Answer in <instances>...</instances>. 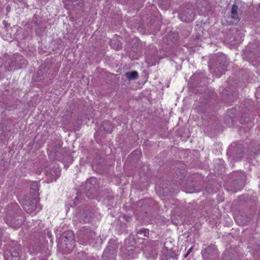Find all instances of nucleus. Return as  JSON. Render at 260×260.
I'll list each match as a JSON object with an SVG mask.
<instances>
[{
	"mask_svg": "<svg viewBox=\"0 0 260 260\" xmlns=\"http://www.w3.org/2000/svg\"><path fill=\"white\" fill-rule=\"evenodd\" d=\"M6 260H19L20 254L18 248L11 247L8 250H6L4 253Z\"/></svg>",
	"mask_w": 260,
	"mask_h": 260,
	"instance_id": "nucleus-2",
	"label": "nucleus"
},
{
	"mask_svg": "<svg viewBox=\"0 0 260 260\" xmlns=\"http://www.w3.org/2000/svg\"><path fill=\"white\" fill-rule=\"evenodd\" d=\"M138 233L143 234L144 237H148L149 230L147 229L142 228L139 230Z\"/></svg>",
	"mask_w": 260,
	"mask_h": 260,
	"instance_id": "nucleus-10",
	"label": "nucleus"
},
{
	"mask_svg": "<svg viewBox=\"0 0 260 260\" xmlns=\"http://www.w3.org/2000/svg\"><path fill=\"white\" fill-rule=\"evenodd\" d=\"M40 199L37 198L35 199L34 198V204L35 203V207H34V212L36 211L37 212L40 211L42 209V206L39 203Z\"/></svg>",
	"mask_w": 260,
	"mask_h": 260,
	"instance_id": "nucleus-9",
	"label": "nucleus"
},
{
	"mask_svg": "<svg viewBox=\"0 0 260 260\" xmlns=\"http://www.w3.org/2000/svg\"><path fill=\"white\" fill-rule=\"evenodd\" d=\"M33 183H34V185L35 183H37L36 182L34 181Z\"/></svg>",
	"mask_w": 260,
	"mask_h": 260,
	"instance_id": "nucleus-12",
	"label": "nucleus"
},
{
	"mask_svg": "<svg viewBox=\"0 0 260 260\" xmlns=\"http://www.w3.org/2000/svg\"><path fill=\"white\" fill-rule=\"evenodd\" d=\"M180 19L185 22H190L194 18V14L191 10L188 11L187 12H185L181 13L179 15Z\"/></svg>",
	"mask_w": 260,
	"mask_h": 260,
	"instance_id": "nucleus-3",
	"label": "nucleus"
},
{
	"mask_svg": "<svg viewBox=\"0 0 260 260\" xmlns=\"http://www.w3.org/2000/svg\"><path fill=\"white\" fill-rule=\"evenodd\" d=\"M6 212L5 221L7 224L14 229L20 227L23 222V220L21 218H19L20 209L18 205L15 204L9 205Z\"/></svg>",
	"mask_w": 260,
	"mask_h": 260,
	"instance_id": "nucleus-1",
	"label": "nucleus"
},
{
	"mask_svg": "<svg viewBox=\"0 0 260 260\" xmlns=\"http://www.w3.org/2000/svg\"><path fill=\"white\" fill-rule=\"evenodd\" d=\"M81 0H63L67 9H71L74 6L78 5Z\"/></svg>",
	"mask_w": 260,
	"mask_h": 260,
	"instance_id": "nucleus-5",
	"label": "nucleus"
},
{
	"mask_svg": "<svg viewBox=\"0 0 260 260\" xmlns=\"http://www.w3.org/2000/svg\"><path fill=\"white\" fill-rule=\"evenodd\" d=\"M238 7L236 4H234L232 6V10H231V16L233 18H234V19L238 18Z\"/></svg>",
	"mask_w": 260,
	"mask_h": 260,
	"instance_id": "nucleus-7",
	"label": "nucleus"
},
{
	"mask_svg": "<svg viewBox=\"0 0 260 260\" xmlns=\"http://www.w3.org/2000/svg\"><path fill=\"white\" fill-rule=\"evenodd\" d=\"M125 76L129 79H135L138 77V73L136 71L127 72L125 73Z\"/></svg>",
	"mask_w": 260,
	"mask_h": 260,
	"instance_id": "nucleus-8",
	"label": "nucleus"
},
{
	"mask_svg": "<svg viewBox=\"0 0 260 260\" xmlns=\"http://www.w3.org/2000/svg\"><path fill=\"white\" fill-rule=\"evenodd\" d=\"M22 58V56L19 54H15L14 57L12 58L10 61H9L8 63L9 64L10 68L9 70H11L15 64L18 62V61L21 60Z\"/></svg>",
	"mask_w": 260,
	"mask_h": 260,
	"instance_id": "nucleus-6",
	"label": "nucleus"
},
{
	"mask_svg": "<svg viewBox=\"0 0 260 260\" xmlns=\"http://www.w3.org/2000/svg\"><path fill=\"white\" fill-rule=\"evenodd\" d=\"M192 247H191L190 248H189L188 249V250L187 251L186 254L185 255V257H186L187 256V255L189 254V253L191 252V251L192 250Z\"/></svg>",
	"mask_w": 260,
	"mask_h": 260,
	"instance_id": "nucleus-11",
	"label": "nucleus"
},
{
	"mask_svg": "<svg viewBox=\"0 0 260 260\" xmlns=\"http://www.w3.org/2000/svg\"><path fill=\"white\" fill-rule=\"evenodd\" d=\"M111 44H112V43H113V41H111Z\"/></svg>",
	"mask_w": 260,
	"mask_h": 260,
	"instance_id": "nucleus-14",
	"label": "nucleus"
},
{
	"mask_svg": "<svg viewBox=\"0 0 260 260\" xmlns=\"http://www.w3.org/2000/svg\"><path fill=\"white\" fill-rule=\"evenodd\" d=\"M33 194H34V196H35V193L34 192V193H33Z\"/></svg>",
	"mask_w": 260,
	"mask_h": 260,
	"instance_id": "nucleus-13",
	"label": "nucleus"
},
{
	"mask_svg": "<svg viewBox=\"0 0 260 260\" xmlns=\"http://www.w3.org/2000/svg\"><path fill=\"white\" fill-rule=\"evenodd\" d=\"M23 209L28 214L32 213V205L31 202L28 201L26 197H25L24 201L22 203Z\"/></svg>",
	"mask_w": 260,
	"mask_h": 260,
	"instance_id": "nucleus-4",
	"label": "nucleus"
}]
</instances>
